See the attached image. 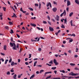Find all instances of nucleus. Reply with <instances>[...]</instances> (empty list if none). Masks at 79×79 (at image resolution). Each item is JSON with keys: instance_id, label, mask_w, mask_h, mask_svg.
<instances>
[{"instance_id": "obj_19", "label": "nucleus", "mask_w": 79, "mask_h": 79, "mask_svg": "<svg viewBox=\"0 0 79 79\" xmlns=\"http://www.w3.org/2000/svg\"><path fill=\"white\" fill-rule=\"evenodd\" d=\"M73 41V39H71V38H70L69 40V43L72 42Z\"/></svg>"}, {"instance_id": "obj_46", "label": "nucleus", "mask_w": 79, "mask_h": 79, "mask_svg": "<svg viewBox=\"0 0 79 79\" xmlns=\"http://www.w3.org/2000/svg\"><path fill=\"white\" fill-rule=\"evenodd\" d=\"M25 64H26V65H29V64L28 63V62H25Z\"/></svg>"}, {"instance_id": "obj_3", "label": "nucleus", "mask_w": 79, "mask_h": 79, "mask_svg": "<svg viewBox=\"0 0 79 79\" xmlns=\"http://www.w3.org/2000/svg\"><path fill=\"white\" fill-rule=\"evenodd\" d=\"M54 63L55 64V65H58L59 64L58 62H57L56 60L55 59H54L53 60Z\"/></svg>"}, {"instance_id": "obj_26", "label": "nucleus", "mask_w": 79, "mask_h": 79, "mask_svg": "<svg viewBox=\"0 0 79 79\" xmlns=\"http://www.w3.org/2000/svg\"><path fill=\"white\" fill-rule=\"evenodd\" d=\"M56 69V67H52V69H53V70H55V69Z\"/></svg>"}, {"instance_id": "obj_24", "label": "nucleus", "mask_w": 79, "mask_h": 79, "mask_svg": "<svg viewBox=\"0 0 79 79\" xmlns=\"http://www.w3.org/2000/svg\"><path fill=\"white\" fill-rule=\"evenodd\" d=\"M10 34H13L14 33V32H13V30H10Z\"/></svg>"}, {"instance_id": "obj_21", "label": "nucleus", "mask_w": 79, "mask_h": 79, "mask_svg": "<svg viewBox=\"0 0 79 79\" xmlns=\"http://www.w3.org/2000/svg\"><path fill=\"white\" fill-rule=\"evenodd\" d=\"M37 61H36L34 62V66H36V64H37Z\"/></svg>"}, {"instance_id": "obj_30", "label": "nucleus", "mask_w": 79, "mask_h": 79, "mask_svg": "<svg viewBox=\"0 0 79 79\" xmlns=\"http://www.w3.org/2000/svg\"><path fill=\"white\" fill-rule=\"evenodd\" d=\"M71 36H73V37H76V35L75 34H72Z\"/></svg>"}, {"instance_id": "obj_20", "label": "nucleus", "mask_w": 79, "mask_h": 79, "mask_svg": "<svg viewBox=\"0 0 79 79\" xmlns=\"http://www.w3.org/2000/svg\"><path fill=\"white\" fill-rule=\"evenodd\" d=\"M11 66H14L15 65V62H12L11 63Z\"/></svg>"}, {"instance_id": "obj_23", "label": "nucleus", "mask_w": 79, "mask_h": 79, "mask_svg": "<svg viewBox=\"0 0 79 79\" xmlns=\"http://www.w3.org/2000/svg\"><path fill=\"white\" fill-rule=\"evenodd\" d=\"M61 27H62V28H63V29H64V28H65V27L64 25L62 24V25Z\"/></svg>"}, {"instance_id": "obj_7", "label": "nucleus", "mask_w": 79, "mask_h": 79, "mask_svg": "<svg viewBox=\"0 0 79 79\" xmlns=\"http://www.w3.org/2000/svg\"><path fill=\"white\" fill-rule=\"evenodd\" d=\"M57 10V9L55 7L52 9V11H54V12H56V11Z\"/></svg>"}, {"instance_id": "obj_17", "label": "nucleus", "mask_w": 79, "mask_h": 79, "mask_svg": "<svg viewBox=\"0 0 79 79\" xmlns=\"http://www.w3.org/2000/svg\"><path fill=\"white\" fill-rule=\"evenodd\" d=\"M4 50H6V45H4Z\"/></svg>"}, {"instance_id": "obj_35", "label": "nucleus", "mask_w": 79, "mask_h": 79, "mask_svg": "<svg viewBox=\"0 0 79 79\" xmlns=\"http://www.w3.org/2000/svg\"><path fill=\"white\" fill-rule=\"evenodd\" d=\"M39 9H40L41 8V4L40 3H39Z\"/></svg>"}, {"instance_id": "obj_48", "label": "nucleus", "mask_w": 79, "mask_h": 79, "mask_svg": "<svg viewBox=\"0 0 79 79\" xmlns=\"http://www.w3.org/2000/svg\"><path fill=\"white\" fill-rule=\"evenodd\" d=\"M20 11H22V12H23V9H22V7H21L20 8Z\"/></svg>"}, {"instance_id": "obj_44", "label": "nucleus", "mask_w": 79, "mask_h": 79, "mask_svg": "<svg viewBox=\"0 0 79 79\" xmlns=\"http://www.w3.org/2000/svg\"><path fill=\"white\" fill-rule=\"evenodd\" d=\"M66 10H67V11H69V7H67V8L66 9Z\"/></svg>"}, {"instance_id": "obj_9", "label": "nucleus", "mask_w": 79, "mask_h": 79, "mask_svg": "<svg viewBox=\"0 0 79 79\" xmlns=\"http://www.w3.org/2000/svg\"><path fill=\"white\" fill-rule=\"evenodd\" d=\"M56 19L57 21H59L60 18H59V16H58V15H56Z\"/></svg>"}, {"instance_id": "obj_51", "label": "nucleus", "mask_w": 79, "mask_h": 79, "mask_svg": "<svg viewBox=\"0 0 79 79\" xmlns=\"http://www.w3.org/2000/svg\"><path fill=\"white\" fill-rule=\"evenodd\" d=\"M63 13H62L60 15V17H62V16H63Z\"/></svg>"}, {"instance_id": "obj_62", "label": "nucleus", "mask_w": 79, "mask_h": 79, "mask_svg": "<svg viewBox=\"0 0 79 79\" xmlns=\"http://www.w3.org/2000/svg\"><path fill=\"white\" fill-rule=\"evenodd\" d=\"M37 28L38 29V30H40V28L39 27H37Z\"/></svg>"}, {"instance_id": "obj_57", "label": "nucleus", "mask_w": 79, "mask_h": 79, "mask_svg": "<svg viewBox=\"0 0 79 79\" xmlns=\"http://www.w3.org/2000/svg\"><path fill=\"white\" fill-rule=\"evenodd\" d=\"M26 15H29V13L27 12V13H25Z\"/></svg>"}, {"instance_id": "obj_38", "label": "nucleus", "mask_w": 79, "mask_h": 79, "mask_svg": "<svg viewBox=\"0 0 79 79\" xmlns=\"http://www.w3.org/2000/svg\"><path fill=\"white\" fill-rule=\"evenodd\" d=\"M9 24H10V25H11L13 24V23L11 22H9Z\"/></svg>"}, {"instance_id": "obj_54", "label": "nucleus", "mask_w": 79, "mask_h": 79, "mask_svg": "<svg viewBox=\"0 0 79 79\" xmlns=\"http://www.w3.org/2000/svg\"><path fill=\"white\" fill-rule=\"evenodd\" d=\"M31 54H29V58H31Z\"/></svg>"}, {"instance_id": "obj_58", "label": "nucleus", "mask_w": 79, "mask_h": 79, "mask_svg": "<svg viewBox=\"0 0 79 79\" xmlns=\"http://www.w3.org/2000/svg\"><path fill=\"white\" fill-rule=\"evenodd\" d=\"M63 44H66V41H63Z\"/></svg>"}, {"instance_id": "obj_59", "label": "nucleus", "mask_w": 79, "mask_h": 79, "mask_svg": "<svg viewBox=\"0 0 79 79\" xmlns=\"http://www.w3.org/2000/svg\"><path fill=\"white\" fill-rule=\"evenodd\" d=\"M28 60V58H26L25 59V61H27V60Z\"/></svg>"}, {"instance_id": "obj_49", "label": "nucleus", "mask_w": 79, "mask_h": 79, "mask_svg": "<svg viewBox=\"0 0 79 79\" xmlns=\"http://www.w3.org/2000/svg\"><path fill=\"white\" fill-rule=\"evenodd\" d=\"M21 77V75H19L18 76V78H20Z\"/></svg>"}, {"instance_id": "obj_27", "label": "nucleus", "mask_w": 79, "mask_h": 79, "mask_svg": "<svg viewBox=\"0 0 79 79\" xmlns=\"http://www.w3.org/2000/svg\"><path fill=\"white\" fill-rule=\"evenodd\" d=\"M70 24L71 26H73V20H71L70 22Z\"/></svg>"}, {"instance_id": "obj_11", "label": "nucleus", "mask_w": 79, "mask_h": 79, "mask_svg": "<svg viewBox=\"0 0 79 79\" xmlns=\"http://www.w3.org/2000/svg\"><path fill=\"white\" fill-rule=\"evenodd\" d=\"M17 76V75L16 74H15L13 77V78L14 79H16V77Z\"/></svg>"}, {"instance_id": "obj_39", "label": "nucleus", "mask_w": 79, "mask_h": 79, "mask_svg": "<svg viewBox=\"0 0 79 79\" xmlns=\"http://www.w3.org/2000/svg\"><path fill=\"white\" fill-rule=\"evenodd\" d=\"M35 6H39V4H35Z\"/></svg>"}, {"instance_id": "obj_45", "label": "nucleus", "mask_w": 79, "mask_h": 79, "mask_svg": "<svg viewBox=\"0 0 79 79\" xmlns=\"http://www.w3.org/2000/svg\"><path fill=\"white\" fill-rule=\"evenodd\" d=\"M43 23L44 24H47V23L45 21H43Z\"/></svg>"}, {"instance_id": "obj_18", "label": "nucleus", "mask_w": 79, "mask_h": 79, "mask_svg": "<svg viewBox=\"0 0 79 79\" xmlns=\"http://www.w3.org/2000/svg\"><path fill=\"white\" fill-rule=\"evenodd\" d=\"M50 4H51V3L49 2L47 4V7H48V6H49L50 5Z\"/></svg>"}, {"instance_id": "obj_5", "label": "nucleus", "mask_w": 79, "mask_h": 79, "mask_svg": "<svg viewBox=\"0 0 79 79\" xmlns=\"http://www.w3.org/2000/svg\"><path fill=\"white\" fill-rule=\"evenodd\" d=\"M49 29L50 31H52V32L53 31H54V30L53 29V28L50 27H49Z\"/></svg>"}, {"instance_id": "obj_25", "label": "nucleus", "mask_w": 79, "mask_h": 79, "mask_svg": "<svg viewBox=\"0 0 79 79\" xmlns=\"http://www.w3.org/2000/svg\"><path fill=\"white\" fill-rule=\"evenodd\" d=\"M70 64L71 65V66H75V65H76V64L72 63H70Z\"/></svg>"}, {"instance_id": "obj_47", "label": "nucleus", "mask_w": 79, "mask_h": 79, "mask_svg": "<svg viewBox=\"0 0 79 79\" xmlns=\"http://www.w3.org/2000/svg\"><path fill=\"white\" fill-rule=\"evenodd\" d=\"M75 69L76 70H79V69H78L77 67H76L75 68Z\"/></svg>"}, {"instance_id": "obj_28", "label": "nucleus", "mask_w": 79, "mask_h": 79, "mask_svg": "<svg viewBox=\"0 0 79 79\" xmlns=\"http://www.w3.org/2000/svg\"><path fill=\"white\" fill-rule=\"evenodd\" d=\"M49 64H53V60H51L49 62Z\"/></svg>"}, {"instance_id": "obj_31", "label": "nucleus", "mask_w": 79, "mask_h": 79, "mask_svg": "<svg viewBox=\"0 0 79 79\" xmlns=\"http://www.w3.org/2000/svg\"><path fill=\"white\" fill-rule=\"evenodd\" d=\"M13 68H12L10 70V72H11V73H13V72H14V70H13Z\"/></svg>"}, {"instance_id": "obj_16", "label": "nucleus", "mask_w": 79, "mask_h": 79, "mask_svg": "<svg viewBox=\"0 0 79 79\" xmlns=\"http://www.w3.org/2000/svg\"><path fill=\"white\" fill-rule=\"evenodd\" d=\"M31 26H33V27H35L36 26V25L34 24H31Z\"/></svg>"}, {"instance_id": "obj_37", "label": "nucleus", "mask_w": 79, "mask_h": 79, "mask_svg": "<svg viewBox=\"0 0 79 79\" xmlns=\"http://www.w3.org/2000/svg\"><path fill=\"white\" fill-rule=\"evenodd\" d=\"M3 10L4 11H6V8L3 7Z\"/></svg>"}, {"instance_id": "obj_40", "label": "nucleus", "mask_w": 79, "mask_h": 79, "mask_svg": "<svg viewBox=\"0 0 79 79\" xmlns=\"http://www.w3.org/2000/svg\"><path fill=\"white\" fill-rule=\"evenodd\" d=\"M29 10H30L31 11H33L34 10H33V9L32 8H29Z\"/></svg>"}, {"instance_id": "obj_13", "label": "nucleus", "mask_w": 79, "mask_h": 79, "mask_svg": "<svg viewBox=\"0 0 79 79\" xmlns=\"http://www.w3.org/2000/svg\"><path fill=\"white\" fill-rule=\"evenodd\" d=\"M63 21H64V24H67L66 22H67V20L66 19H63Z\"/></svg>"}, {"instance_id": "obj_36", "label": "nucleus", "mask_w": 79, "mask_h": 79, "mask_svg": "<svg viewBox=\"0 0 79 79\" xmlns=\"http://www.w3.org/2000/svg\"><path fill=\"white\" fill-rule=\"evenodd\" d=\"M11 61H12V59L11 58H10V59L9 60V63H11Z\"/></svg>"}, {"instance_id": "obj_41", "label": "nucleus", "mask_w": 79, "mask_h": 79, "mask_svg": "<svg viewBox=\"0 0 79 79\" xmlns=\"http://www.w3.org/2000/svg\"><path fill=\"white\" fill-rule=\"evenodd\" d=\"M16 35L18 38H19V37H20V36H19V35L18 34H17Z\"/></svg>"}, {"instance_id": "obj_22", "label": "nucleus", "mask_w": 79, "mask_h": 79, "mask_svg": "<svg viewBox=\"0 0 79 79\" xmlns=\"http://www.w3.org/2000/svg\"><path fill=\"white\" fill-rule=\"evenodd\" d=\"M73 15V12H71L69 15V16L71 17V16Z\"/></svg>"}, {"instance_id": "obj_63", "label": "nucleus", "mask_w": 79, "mask_h": 79, "mask_svg": "<svg viewBox=\"0 0 79 79\" xmlns=\"http://www.w3.org/2000/svg\"><path fill=\"white\" fill-rule=\"evenodd\" d=\"M54 73H55V74H56V73H57V71H54Z\"/></svg>"}, {"instance_id": "obj_55", "label": "nucleus", "mask_w": 79, "mask_h": 79, "mask_svg": "<svg viewBox=\"0 0 79 79\" xmlns=\"http://www.w3.org/2000/svg\"><path fill=\"white\" fill-rule=\"evenodd\" d=\"M48 18L49 20H50V18L49 16H48Z\"/></svg>"}, {"instance_id": "obj_32", "label": "nucleus", "mask_w": 79, "mask_h": 79, "mask_svg": "<svg viewBox=\"0 0 79 79\" xmlns=\"http://www.w3.org/2000/svg\"><path fill=\"white\" fill-rule=\"evenodd\" d=\"M68 79H71V78H73V79L74 78L73 77H68Z\"/></svg>"}, {"instance_id": "obj_15", "label": "nucleus", "mask_w": 79, "mask_h": 79, "mask_svg": "<svg viewBox=\"0 0 79 79\" xmlns=\"http://www.w3.org/2000/svg\"><path fill=\"white\" fill-rule=\"evenodd\" d=\"M4 27L6 29H7V30L9 29V27L8 26H5Z\"/></svg>"}, {"instance_id": "obj_56", "label": "nucleus", "mask_w": 79, "mask_h": 79, "mask_svg": "<svg viewBox=\"0 0 79 79\" xmlns=\"http://www.w3.org/2000/svg\"><path fill=\"white\" fill-rule=\"evenodd\" d=\"M1 54L2 55H3V56H5V54L3 53H1Z\"/></svg>"}, {"instance_id": "obj_14", "label": "nucleus", "mask_w": 79, "mask_h": 79, "mask_svg": "<svg viewBox=\"0 0 79 79\" xmlns=\"http://www.w3.org/2000/svg\"><path fill=\"white\" fill-rule=\"evenodd\" d=\"M75 2L76 3H77V4H79V0H75Z\"/></svg>"}, {"instance_id": "obj_43", "label": "nucleus", "mask_w": 79, "mask_h": 79, "mask_svg": "<svg viewBox=\"0 0 79 79\" xmlns=\"http://www.w3.org/2000/svg\"><path fill=\"white\" fill-rule=\"evenodd\" d=\"M46 64L47 65H48L49 66H52V64H48V63Z\"/></svg>"}, {"instance_id": "obj_12", "label": "nucleus", "mask_w": 79, "mask_h": 79, "mask_svg": "<svg viewBox=\"0 0 79 79\" xmlns=\"http://www.w3.org/2000/svg\"><path fill=\"white\" fill-rule=\"evenodd\" d=\"M62 13L63 14V15H64V16H66V10H64L63 13Z\"/></svg>"}, {"instance_id": "obj_33", "label": "nucleus", "mask_w": 79, "mask_h": 79, "mask_svg": "<svg viewBox=\"0 0 79 79\" xmlns=\"http://www.w3.org/2000/svg\"><path fill=\"white\" fill-rule=\"evenodd\" d=\"M53 3H54V5H57V3L55 1H53Z\"/></svg>"}, {"instance_id": "obj_8", "label": "nucleus", "mask_w": 79, "mask_h": 79, "mask_svg": "<svg viewBox=\"0 0 79 79\" xmlns=\"http://www.w3.org/2000/svg\"><path fill=\"white\" fill-rule=\"evenodd\" d=\"M35 77V74L32 75L31 77H30V79H33L34 77Z\"/></svg>"}, {"instance_id": "obj_34", "label": "nucleus", "mask_w": 79, "mask_h": 79, "mask_svg": "<svg viewBox=\"0 0 79 79\" xmlns=\"http://www.w3.org/2000/svg\"><path fill=\"white\" fill-rule=\"evenodd\" d=\"M7 75H10V71H8L7 73Z\"/></svg>"}, {"instance_id": "obj_29", "label": "nucleus", "mask_w": 79, "mask_h": 79, "mask_svg": "<svg viewBox=\"0 0 79 79\" xmlns=\"http://www.w3.org/2000/svg\"><path fill=\"white\" fill-rule=\"evenodd\" d=\"M51 77V76H48L46 78V79H49V78H50Z\"/></svg>"}, {"instance_id": "obj_42", "label": "nucleus", "mask_w": 79, "mask_h": 79, "mask_svg": "<svg viewBox=\"0 0 79 79\" xmlns=\"http://www.w3.org/2000/svg\"><path fill=\"white\" fill-rule=\"evenodd\" d=\"M74 57H75V58H77V57H78V56L77 55H75L74 56Z\"/></svg>"}, {"instance_id": "obj_64", "label": "nucleus", "mask_w": 79, "mask_h": 79, "mask_svg": "<svg viewBox=\"0 0 79 79\" xmlns=\"http://www.w3.org/2000/svg\"><path fill=\"white\" fill-rule=\"evenodd\" d=\"M75 78H76V79H78V78H79V76H78V77H75Z\"/></svg>"}, {"instance_id": "obj_52", "label": "nucleus", "mask_w": 79, "mask_h": 79, "mask_svg": "<svg viewBox=\"0 0 79 79\" xmlns=\"http://www.w3.org/2000/svg\"><path fill=\"white\" fill-rule=\"evenodd\" d=\"M48 24H49L50 25H51L52 24H51V23H50V22H49V21H48Z\"/></svg>"}, {"instance_id": "obj_10", "label": "nucleus", "mask_w": 79, "mask_h": 79, "mask_svg": "<svg viewBox=\"0 0 79 79\" xmlns=\"http://www.w3.org/2000/svg\"><path fill=\"white\" fill-rule=\"evenodd\" d=\"M13 15L12 16V18H14L15 17V18H17V16H16V14L15 13H13Z\"/></svg>"}, {"instance_id": "obj_50", "label": "nucleus", "mask_w": 79, "mask_h": 79, "mask_svg": "<svg viewBox=\"0 0 79 79\" xmlns=\"http://www.w3.org/2000/svg\"><path fill=\"white\" fill-rule=\"evenodd\" d=\"M68 52H69V53H71V52L72 51H71V50H70Z\"/></svg>"}, {"instance_id": "obj_6", "label": "nucleus", "mask_w": 79, "mask_h": 79, "mask_svg": "<svg viewBox=\"0 0 79 79\" xmlns=\"http://www.w3.org/2000/svg\"><path fill=\"white\" fill-rule=\"evenodd\" d=\"M51 73H52V71L48 72H46L45 73L44 75H45H45H46V74H51Z\"/></svg>"}, {"instance_id": "obj_2", "label": "nucleus", "mask_w": 79, "mask_h": 79, "mask_svg": "<svg viewBox=\"0 0 79 79\" xmlns=\"http://www.w3.org/2000/svg\"><path fill=\"white\" fill-rule=\"evenodd\" d=\"M79 74L77 73H74L73 72H71L69 74V75H70L71 76H76L77 75H78Z\"/></svg>"}, {"instance_id": "obj_60", "label": "nucleus", "mask_w": 79, "mask_h": 79, "mask_svg": "<svg viewBox=\"0 0 79 79\" xmlns=\"http://www.w3.org/2000/svg\"><path fill=\"white\" fill-rule=\"evenodd\" d=\"M41 50H42V49H41V48H39V51H40Z\"/></svg>"}, {"instance_id": "obj_53", "label": "nucleus", "mask_w": 79, "mask_h": 79, "mask_svg": "<svg viewBox=\"0 0 79 79\" xmlns=\"http://www.w3.org/2000/svg\"><path fill=\"white\" fill-rule=\"evenodd\" d=\"M8 3L9 4V5H11V3L9 1H7Z\"/></svg>"}, {"instance_id": "obj_4", "label": "nucleus", "mask_w": 79, "mask_h": 79, "mask_svg": "<svg viewBox=\"0 0 79 79\" xmlns=\"http://www.w3.org/2000/svg\"><path fill=\"white\" fill-rule=\"evenodd\" d=\"M67 6H69L71 5V2H70V1L69 0H67Z\"/></svg>"}, {"instance_id": "obj_61", "label": "nucleus", "mask_w": 79, "mask_h": 79, "mask_svg": "<svg viewBox=\"0 0 79 79\" xmlns=\"http://www.w3.org/2000/svg\"><path fill=\"white\" fill-rule=\"evenodd\" d=\"M36 73L37 74H39V71H37L36 72Z\"/></svg>"}, {"instance_id": "obj_1", "label": "nucleus", "mask_w": 79, "mask_h": 79, "mask_svg": "<svg viewBox=\"0 0 79 79\" xmlns=\"http://www.w3.org/2000/svg\"><path fill=\"white\" fill-rule=\"evenodd\" d=\"M10 45L12 47H13L12 48L13 50H17V48H18V49H19V44H17L16 46V44H15V43H12L10 42Z\"/></svg>"}]
</instances>
